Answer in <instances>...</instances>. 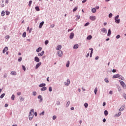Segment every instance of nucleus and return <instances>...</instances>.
<instances>
[{
    "label": "nucleus",
    "instance_id": "1",
    "mask_svg": "<svg viewBox=\"0 0 126 126\" xmlns=\"http://www.w3.org/2000/svg\"><path fill=\"white\" fill-rule=\"evenodd\" d=\"M34 117V109H31L29 115V120H31Z\"/></svg>",
    "mask_w": 126,
    "mask_h": 126
},
{
    "label": "nucleus",
    "instance_id": "45",
    "mask_svg": "<svg viewBox=\"0 0 126 126\" xmlns=\"http://www.w3.org/2000/svg\"><path fill=\"white\" fill-rule=\"evenodd\" d=\"M119 38H121V35H120V34H118L116 36V39H119Z\"/></svg>",
    "mask_w": 126,
    "mask_h": 126
},
{
    "label": "nucleus",
    "instance_id": "46",
    "mask_svg": "<svg viewBox=\"0 0 126 126\" xmlns=\"http://www.w3.org/2000/svg\"><path fill=\"white\" fill-rule=\"evenodd\" d=\"M5 39H6V40H7L8 39H9L10 36H9V35H7V36H6L5 37Z\"/></svg>",
    "mask_w": 126,
    "mask_h": 126
},
{
    "label": "nucleus",
    "instance_id": "57",
    "mask_svg": "<svg viewBox=\"0 0 126 126\" xmlns=\"http://www.w3.org/2000/svg\"><path fill=\"white\" fill-rule=\"evenodd\" d=\"M86 1H87V0H84L82 1V3H84L86 2Z\"/></svg>",
    "mask_w": 126,
    "mask_h": 126
},
{
    "label": "nucleus",
    "instance_id": "39",
    "mask_svg": "<svg viewBox=\"0 0 126 126\" xmlns=\"http://www.w3.org/2000/svg\"><path fill=\"white\" fill-rule=\"evenodd\" d=\"M31 4H32V0H31L29 2V6H31Z\"/></svg>",
    "mask_w": 126,
    "mask_h": 126
},
{
    "label": "nucleus",
    "instance_id": "38",
    "mask_svg": "<svg viewBox=\"0 0 126 126\" xmlns=\"http://www.w3.org/2000/svg\"><path fill=\"white\" fill-rule=\"evenodd\" d=\"M77 7H75L73 9V12H74V11H76L77 10Z\"/></svg>",
    "mask_w": 126,
    "mask_h": 126
},
{
    "label": "nucleus",
    "instance_id": "4",
    "mask_svg": "<svg viewBox=\"0 0 126 126\" xmlns=\"http://www.w3.org/2000/svg\"><path fill=\"white\" fill-rule=\"evenodd\" d=\"M120 83L122 85V86L123 87V88H126V84H125V83L124 82V81H120Z\"/></svg>",
    "mask_w": 126,
    "mask_h": 126
},
{
    "label": "nucleus",
    "instance_id": "27",
    "mask_svg": "<svg viewBox=\"0 0 126 126\" xmlns=\"http://www.w3.org/2000/svg\"><path fill=\"white\" fill-rule=\"evenodd\" d=\"M74 49H78V44H75L73 47Z\"/></svg>",
    "mask_w": 126,
    "mask_h": 126
},
{
    "label": "nucleus",
    "instance_id": "14",
    "mask_svg": "<svg viewBox=\"0 0 126 126\" xmlns=\"http://www.w3.org/2000/svg\"><path fill=\"white\" fill-rule=\"evenodd\" d=\"M118 77H120V75L116 74V75H114L112 78H118Z\"/></svg>",
    "mask_w": 126,
    "mask_h": 126
},
{
    "label": "nucleus",
    "instance_id": "6",
    "mask_svg": "<svg viewBox=\"0 0 126 126\" xmlns=\"http://www.w3.org/2000/svg\"><path fill=\"white\" fill-rule=\"evenodd\" d=\"M58 55L59 57H62L63 56V51L62 50H59L58 52Z\"/></svg>",
    "mask_w": 126,
    "mask_h": 126
},
{
    "label": "nucleus",
    "instance_id": "22",
    "mask_svg": "<svg viewBox=\"0 0 126 126\" xmlns=\"http://www.w3.org/2000/svg\"><path fill=\"white\" fill-rule=\"evenodd\" d=\"M111 34V30H108V32L107 33V36H110Z\"/></svg>",
    "mask_w": 126,
    "mask_h": 126
},
{
    "label": "nucleus",
    "instance_id": "17",
    "mask_svg": "<svg viewBox=\"0 0 126 126\" xmlns=\"http://www.w3.org/2000/svg\"><path fill=\"white\" fill-rule=\"evenodd\" d=\"M45 86H46V84H44V83L40 84L39 85V87H45Z\"/></svg>",
    "mask_w": 126,
    "mask_h": 126
},
{
    "label": "nucleus",
    "instance_id": "35",
    "mask_svg": "<svg viewBox=\"0 0 126 126\" xmlns=\"http://www.w3.org/2000/svg\"><path fill=\"white\" fill-rule=\"evenodd\" d=\"M23 37H24V38H25V37H26V32H24L23 33Z\"/></svg>",
    "mask_w": 126,
    "mask_h": 126
},
{
    "label": "nucleus",
    "instance_id": "30",
    "mask_svg": "<svg viewBox=\"0 0 126 126\" xmlns=\"http://www.w3.org/2000/svg\"><path fill=\"white\" fill-rule=\"evenodd\" d=\"M66 67H68L69 66V61H67L66 64Z\"/></svg>",
    "mask_w": 126,
    "mask_h": 126
},
{
    "label": "nucleus",
    "instance_id": "43",
    "mask_svg": "<svg viewBox=\"0 0 126 126\" xmlns=\"http://www.w3.org/2000/svg\"><path fill=\"white\" fill-rule=\"evenodd\" d=\"M49 44V40H46L45 41V45H48Z\"/></svg>",
    "mask_w": 126,
    "mask_h": 126
},
{
    "label": "nucleus",
    "instance_id": "18",
    "mask_svg": "<svg viewBox=\"0 0 126 126\" xmlns=\"http://www.w3.org/2000/svg\"><path fill=\"white\" fill-rule=\"evenodd\" d=\"M41 51H42V47H39L36 49L37 53H39V52H41Z\"/></svg>",
    "mask_w": 126,
    "mask_h": 126
},
{
    "label": "nucleus",
    "instance_id": "56",
    "mask_svg": "<svg viewBox=\"0 0 126 126\" xmlns=\"http://www.w3.org/2000/svg\"><path fill=\"white\" fill-rule=\"evenodd\" d=\"M89 25V23H87L85 24V26H88Z\"/></svg>",
    "mask_w": 126,
    "mask_h": 126
},
{
    "label": "nucleus",
    "instance_id": "60",
    "mask_svg": "<svg viewBox=\"0 0 126 126\" xmlns=\"http://www.w3.org/2000/svg\"><path fill=\"white\" fill-rule=\"evenodd\" d=\"M109 94H113V92L112 91H110V92H109Z\"/></svg>",
    "mask_w": 126,
    "mask_h": 126
},
{
    "label": "nucleus",
    "instance_id": "62",
    "mask_svg": "<svg viewBox=\"0 0 126 126\" xmlns=\"http://www.w3.org/2000/svg\"><path fill=\"white\" fill-rule=\"evenodd\" d=\"M34 116L35 117H37V112L34 113Z\"/></svg>",
    "mask_w": 126,
    "mask_h": 126
},
{
    "label": "nucleus",
    "instance_id": "13",
    "mask_svg": "<svg viewBox=\"0 0 126 126\" xmlns=\"http://www.w3.org/2000/svg\"><path fill=\"white\" fill-rule=\"evenodd\" d=\"M38 98L40 99V100H39L40 102H43V98H42V95H38Z\"/></svg>",
    "mask_w": 126,
    "mask_h": 126
},
{
    "label": "nucleus",
    "instance_id": "51",
    "mask_svg": "<svg viewBox=\"0 0 126 126\" xmlns=\"http://www.w3.org/2000/svg\"><path fill=\"white\" fill-rule=\"evenodd\" d=\"M49 91H50V92H52V88H51V87H50L49 88Z\"/></svg>",
    "mask_w": 126,
    "mask_h": 126
},
{
    "label": "nucleus",
    "instance_id": "37",
    "mask_svg": "<svg viewBox=\"0 0 126 126\" xmlns=\"http://www.w3.org/2000/svg\"><path fill=\"white\" fill-rule=\"evenodd\" d=\"M44 115H45V112L44 111L40 113V116H44Z\"/></svg>",
    "mask_w": 126,
    "mask_h": 126
},
{
    "label": "nucleus",
    "instance_id": "42",
    "mask_svg": "<svg viewBox=\"0 0 126 126\" xmlns=\"http://www.w3.org/2000/svg\"><path fill=\"white\" fill-rule=\"evenodd\" d=\"M84 106H85V108H87V107H88V103H85L84 104Z\"/></svg>",
    "mask_w": 126,
    "mask_h": 126
},
{
    "label": "nucleus",
    "instance_id": "15",
    "mask_svg": "<svg viewBox=\"0 0 126 126\" xmlns=\"http://www.w3.org/2000/svg\"><path fill=\"white\" fill-rule=\"evenodd\" d=\"M90 50L91 51L90 55V58H91L92 57V54H93V48H90Z\"/></svg>",
    "mask_w": 126,
    "mask_h": 126
},
{
    "label": "nucleus",
    "instance_id": "8",
    "mask_svg": "<svg viewBox=\"0 0 126 126\" xmlns=\"http://www.w3.org/2000/svg\"><path fill=\"white\" fill-rule=\"evenodd\" d=\"M34 61L36 63H39V62H40V59H39V58H38V57H35L34 58Z\"/></svg>",
    "mask_w": 126,
    "mask_h": 126
},
{
    "label": "nucleus",
    "instance_id": "10",
    "mask_svg": "<svg viewBox=\"0 0 126 126\" xmlns=\"http://www.w3.org/2000/svg\"><path fill=\"white\" fill-rule=\"evenodd\" d=\"M74 36V33L73 32H72L70 33L69 38H70V39H73Z\"/></svg>",
    "mask_w": 126,
    "mask_h": 126
},
{
    "label": "nucleus",
    "instance_id": "33",
    "mask_svg": "<svg viewBox=\"0 0 126 126\" xmlns=\"http://www.w3.org/2000/svg\"><path fill=\"white\" fill-rule=\"evenodd\" d=\"M14 98H15V96L14 95V94L12 95L11 100H14Z\"/></svg>",
    "mask_w": 126,
    "mask_h": 126
},
{
    "label": "nucleus",
    "instance_id": "9",
    "mask_svg": "<svg viewBox=\"0 0 126 126\" xmlns=\"http://www.w3.org/2000/svg\"><path fill=\"white\" fill-rule=\"evenodd\" d=\"M67 83L66 82H65L64 84L66 86H68V85H69V84H70V81L69 80H67Z\"/></svg>",
    "mask_w": 126,
    "mask_h": 126
},
{
    "label": "nucleus",
    "instance_id": "64",
    "mask_svg": "<svg viewBox=\"0 0 126 126\" xmlns=\"http://www.w3.org/2000/svg\"><path fill=\"white\" fill-rule=\"evenodd\" d=\"M95 60H98V59H99V57L97 56L95 57Z\"/></svg>",
    "mask_w": 126,
    "mask_h": 126
},
{
    "label": "nucleus",
    "instance_id": "40",
    "mask_svg": "<svg viewBox=\"0 0 126 126\" xmlns=\"http://www.w3.org/2000/svg\"><path fill=\"white\" fill-rule=\"evenodd\" d=\"M22 67H23V70H24V71H25V70H26V67H25V66L22 65Z\"/></svg>",
    "mask_w": 126,
    "mask_h": 126
},
{
    "label": "nucleus",
    "instance_id": "20",
    "mask_svg": "<svg viewBox=\"0 0 126 126\" xmlns=\"http://www.w3.org/2000/svg\"><path fill=\"white\" fill-rule=\"evenodd\" d=\"M61 49H62V45H58L56 48V50L59 51V50H61Z\"/></svg>",
    "mask_w": 126,
    "mask_h": 126
},
{
    "label": "nucleus",
    "instance_id": "26",
    "mask_svg": "<svg viewBox=\"0 0 126 126\" xmlns=\"http://www.w3.org/2000/svg\"><path fill=\"white\" fill-rule=\"evenodd\" d=\"M92 12H93V13H95V12H96V8H94L92 9Z\"/></svg>",
    "mask_w": 126,
    "mask_h": 126
},
{
    "label": "nucleus",
    "instance_id": "29",
    "mask_svg": "<svg viewBox=\"0 0 126 126\" xmlns=\"http://www.w3.org/2000/svg\"><path fill=\"white\" fill-rule=\"evenodd\" d=\"M98 91V88H95L94 89V94L96 95L97 94V92Z\"/></svg>",
    "mask_w": 126,
    "mask_h": 126
},
{
    "label": "nucleus",
    "instance_id": "50",
    "mask_svg": "<svg viewBox=\"0 0 126 126\" xmlns=\"http://www.w3.org/2000/svg\"><path fill=\"white\" fill-rule=\"evenodd\" d=\"M20 100L21 101H24V98L22 97H20Z\"/></svg>",
    "mask_w": 126,
    "mask_h": 126
},
{
    "label": "nucleus",
    "instance_id": "48",
    "mask_svg": "<svg viewBox=\"0 0 126 126\" xmlns=\"http://www.w3.org/2000/svg\"><path fill=\"white\" fill-rule=\"evenodd\" d=\"M33 94L34 96H36V95H37V93L35 92H33Z\"/></svg>",
    "mask_w": 126,
    "mask_h": 126
},
{
    "label": "nucleus",
    "instance_id": "59",
    "mask_svg": "<svg viewBox=\"0 0 126 126\" xmlns=\"http://www.w3.org/2000/svg\"><path fill=\"white\" fill-rule=\"evenodd\" d=\"M103 123H106V119H103Z\"/></svg>",
    "mask_w": 126,
    "mask_h": 126
},
{
    "label": "nucleus",
    "instance_id": "2",
    "mask_svg": "<svg viewBox=\"0 0 126 126\" xmlns=\"http://www.w3.org/2000/svg\"><path fill=\"white\" fill-rule=\"evenodd\" d=\"M119 17H120V16L119 15H118L117 16H116L115 17V22L116 23H117L118 24H119V23H120L121 20L119 19Z\"/></svg>",
    "mask_w": 126,
    "mask_h": 126
},
{
    "label": "nucleus",
    "instance_id": "52",
    "mask_svg": "<svg viewBox=\"0 0 126 126\" xmlns=\"http://www.w3.org/2000/svg\"><path fill=\"white\" fill-rule=\"evenodd\" d=\"M69 104H70L69 101H68V102H67V104H66V106H67V107H68V106H69Z\"/></svg>",
    "mask_w": 126,
    "mask_h": 126
},
{
    "label": "nucleus",
    "instance_id": "24",
    "mask_svg": "<svg viewBox=\"0 0 126 126\" xmlns=\"http://www.w3.org/2000/svg\"><path fill=\"white\" fill-rule=\"evenodd\" d=\"M87 40H91V39H92V35H89L87 37Z\"/></svg>",
    "mask_w": 126,
    "mask_h": 126
},
{
    "label": "nucleus",
    "instance_id": "61",
    "mask_svg": "<svg viewBox=\"0 0 126 126\" xmlns=\"http://www.w3.org/2000/svg\"><path fill=\"white\" fill-rule=\"evenodd\" d=\"M112 72H114V73L116 72V69H113Z\"/></svg>",
    "mask_w": 126,
    "mask_h": 126
},
{
    "label": "nucleus",
    "instance_id": "34",
    "mask_svg": "<svg viewBox=\"0 0 126 126\" xmlns=\"http://www.w3.org/2000/svg\"><path fill=\"white\" fill-rule=\"evenodd\" d=\"M76 20H78V19H79L80 18V16L77 15V16H76Z\"/></svg>",
    "mask_w": 126,
    "mask_h": 126
},
{
    "label": "nucleus",
    "instance_id": "19",
    "mask_svg": "<svg viewBox=\"0 0 126 126\" xmlns=\"http://www.w3.org/2000/svg\"><path fill=\"white\" fill-rule=\"evenodd\" d=\"M43 25H44V22H42L40 23L39 26V28H42V26H43Z\"/></svg>",
    "mask_w": 126,
    "mask_h": 126
},
{
    "label": "nucleus",
    "instance_id": "63",
    "mask_svg": "<svg viewBox=\"0 0 126 126\" xmlns=\"http://www.w3.org/2000/svg\"><path fill=\"white\" fill-rule=\"evenodd\" d=\"M103 106H106V102H103Z\"/></svg>",
    "mask_w": 126,
    "mask_h": 126
},
{
    "label": "nucleus",
    "instance_id": "36",
    "mask_svg": "<svg viewBox=\"0 0 126 126\" xmlns=\"http://www.w3.org/2000/svg\"><path fill=\"white\" fill-rule=\"evenodd\" d=\"M6 15H9V14H10V12L8 11H6Z\"/></svg>",
    "mask_w": 126,
    "mask_h": 126
},
{
    "label": "nucleus",
    "instance_id": "47",
    "mask_svg": "<svg viewBox=\"0 0 126 126\" xmlns=\"http://www.w3.org/2000/svg\"><path fill=\"white\" fill-rule=\"evenodd\" d=\"M112 16H113V14L112 13H110L109 14V18H111V17H112Z\"/></svg>",
    "mask_w": 126,
    "mask_h": 126
},
{
    "label": "nucleus",
    "instance_id": "25",
    "mask_svg": "<svg viewBox=\"0 0 126 126\" xmlns=\"http://www.w3.org/2000/svg\"><path fill=\"white\" fill-rule=\"evenodd\" d=\"M35 9L36 10V11H40V8H39V6H36L35 7Z\"/></svg>",
    "mask_w": 126,
    "mask_h": 126
},
{
    "label": "nucleus",
    "instance_id": "32",
    "mask_svg": "<svg viewBox=\"0 0 126 126\" xmlns=\"http://www.w3.org/2000/svg\"><path fill=\"white\" fill-rule=\"evenodd\" d=\"M104 115L105 116H108V111L107 110L104 111Z\"/></svg>",
    "mask_w": 126,
    "mask_h": 126
},
{
    "label": "nucleus",
    "instance_id": "58",
    "mask_svg": "<svg viewBox=\"0 0 126 126\" xmlns=\"http://www.w3.org/2000/svg\"><path fill=\"white\" fill-rule=\"evenodd\" d=\"M9 1V0H6V1H5V3H8Z\"/></svg>",
    "mask_w": 126,
    "mask_h": 126
},
{
    "label": "nucleus",
    "instance_id": "53",
    "mask_svg": "<svg viewBox=\"0 0 126 126\" xmlns=\"http://www.w3.org/2000/svg\"><path fill=\"white\" fill-rule=\"evenodd\" d=\"M51 28H54L55 27V25L54 24L51 25Z\"/></svg>",
    "mask_w": 126,
    "mask_h": 126
},
{
    "label": "nucleus",
    "instance_id": "31",
    "mask_svg": "<svg viewBox=\"0 0 126 126\" xmlns=\"http://www.w3.org/2000/svg\"><path fill=\"white\" fill-rule=\"evenodd\" d=\"M122 115V112H119L118 114L116 115V117H120Z\"/></svg>",
    "mask_w": 126,
    "mask_h": 126
},
{
    "label": "nucleus",
    "instance_id": "16",
    "mask_svg": "<svg viewBox=\"0 0 126 126\" xmlns=\"http://www.w3.org/2000/svg\"><path fill=\"white\" fill-rule=\"evenodd\" d=\"M40 90H41V91H45L47 90V87H43L41 88Z\"/></svg>",
    "mask_w": 126,
    "mask_h": 126
},
{
    "label": "nucleus",
    "instance_id": "11",
    "mask_svg": "<svg viewBox=\"0 0 126 126\" xmlns=\"http://www.w3.org/2000/svg\"><path fill=\"white\" fill-rule=\"evenodd\" d=\"M125 110V105H122L121 108L119 109L120 112H122V111H124Z\"/></svg>",
    "mask_w": 126,
    "mask_h": 126
},
{
    "label": "nucleus",
    "instance_id": "5",
    "mask_svg": "<svg viewBox=\"0 0 126 126\" xmlns=\"http://www.w3.org/2000/svg\"><path fill=\"white\" fill-rule=\"evenodd\" d=\"M41 64H42V63H41V62L37 63L36 64V65H35V69H38L39 68V67L41 65Z\"/></svg>",
    "mask_w": 126,
    "mask_h": 126
},
{
    "label": "nucleus",
    "instance_id": "49",
    "mask_svg": "<svg viewBox=\"0 0 126 126\" xmlns=\"http://www.w3.org/2000/svg\"><path fill=\"white\" fill-rule=\"evenodd\" d=\"M56 119H57V116H53V120H56Z\"/></svg>",
    "mask_w": 126,
    "mask_h": 126
},
{
    "label": "nucleus",
    "instance_id": "41",
    "mask_svg": "<svg viewBox=\"0 0 126 126\" xmlns=\"http://www.w3.org/2000/svg\"><path fill=\"white\" fill-rule=\"evenodd\" d=\"M21 61H22V57H20L18 60V62H21Z\"/></svg>",
    "mask_w": 126,
    "mask_h": 126
},
{
    "label": "nucleus",
    "instance_id": "12",
    "mask_svg": "<svg viewBox=\"0 0 126 126\" xmlns=\"http://www.w3.org/2000/svg\"><path fill=\"white\" fill-rule=\"evenodd\" d=\"M44 53H45V52L44 51H42L41 53H38V57H42V56H43Z\"/></svg>",
    "mask_w": 126,
    "mask_h": 126
},
{
    "label": "nucleus",
    "instance_id": "28",
    "mask_svg": "<svg viewBox=\"0 0 126 126\" xmlns=\"http://www.w3.org/2000/svg\"><path fill=\"white\" fill-rule=\"evenodd\" d=\"M4 96H5V94H2L0 96V98L1 99H2V98H3L4 97Z\"/></svg>",
    "mask_w": 126,
    "mask_h": 126
},
{
    "label": "nucleus",
    "instance_id": "55",
    "mask_svg": "<svg viewBox=\"0 0 126 126\" xmlns=\"http://www.w3.org/2000/svg\"><path fill=\"white\" fill-rule=\"evenodd\" d=\"M17 95H18V96L21 95V92H18V93H17Z\"/></svg>",
    "mask_w": 126,
    "mask_h": 126
},
{
    "label": "nucleus",
    "instance_id": "23",
    "mask_svg": "<svg viewBox=\"0 0 126 126\" xmlns=\"http://www.w3.org/2000/svg\"><path fill=\"white\" fill-rule=\"evenodd\" d=\"M1 16H4L5 15V12L4 11H2L1 13Z\"/></svg>",
    "mask_w": 126,
    "mask_h": 126
},
{
    "label": "nucleus",
    "instance_id": "3",
    "mask_svg": "<svg viewBox=\"0 0 126 126\" xmlns=\"http://www.w3.org/2000/svg\"><path fill=\"white\" fill-rule=\"evenodd\" d=\"M90 19L92 20V21H94V20H96V16H91L90 17Z\"/></svg>",
    "mask_w": 126,
    "mask_h": 126
},
{
    "label": "nucleus",
    "instance_id": "21",
    "mask_svg": "<svg viewBox=\"0 0 126 126\" xmlns=\"http://www.w3.org/2000/svg\"><path fill=\"white\" fill-rule=\"evenodd\" d=\"M11 74H12V75H16V72L12 71L11 72Z\"/></svg>",
    "mask_w": 126,
    "mask_h": 126
},
{
    "label": "nucleus",
    "instance_id": "7",
    "mask_svg": "<svg viewBox=\"0 0 126 126\" xmlns=\"http://www.w3.org/2000/svg\"><path fill=\"white\" fill-rule=\"evenodd\" d=\"M8 50V47H5L4 48V49L3 50V51H2L3 54H5V52H7Z\"/></svg>",
    "mask_w": 126,
    "mask_h": 126
},
{
    "label": "nucleus",
    "instance_id": "54",
    "mask_svg": "<svg viewBox=\"0 0 126 126\" xmlns=\"http://www.w3.org/2000/svg\"><path fill=\"white\" fill-rule=\"evenodd\" d=\"M105 81L106 82V83H108L109 82V80H108V79H105Z\"/></svg>",
    "mask_w": 126,
    "mask_h": 126
},
{
    "label": "nucleus",
    "instance_id": "44",
    "mask_svg": "<svg viewBox=\"0 0 126 126\" xmlns=\"http://www.w3.org/2000/svg\"><path fill=\"white\" fill-rule=\"evenodd\" d=\"M101 31L102 32H106V29L105 28H103L101 29Z\"/></svg>",
    "mask_w": 126,
    "mask_h": 126
}]
</instances>
